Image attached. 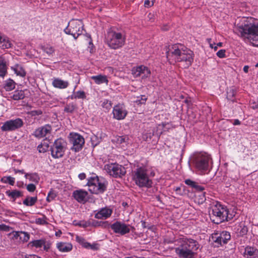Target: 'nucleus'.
I'll list each match as a JSON object with an SVG mask.
<instances>
[{
    "instance_id": "obj_1",
    "label": "nucleus",
    "mask_w": 258,
    "mask_h": 258,
    "mask_svg": "<svg viewBox=\"0 0 258 258\" xmlns=\"http://www.w3.org/2000/svg\"><path fill=\"white\" fill-rule=\"evenodd\" d=\"M166 57L169 60L181 63L184 68L190 66L194 61L193 52L187 48L183 49L181 44L169 45L166 49Z\"/></svg>"
},
{
    "instance_id": "obj_2",
    "label": "nucleus",
    "mask_w": 258,
    "mask_h": 258,
    "mask_svg": "<svg viewBox=\"0 0 258 258\" xmlns=\"http://www.w3.org/2000/svg\"><path fill=\"white\" fill-rule=\"evenodd\" d=\"M238 34L247 38L255 46L258 47V20L252 17L244 18L237 28Z\"/></svg>"
},
{
    "instance_id": "obj_3",
    "label": "nucleus",
    "mask_w": 258,
    "mask_h": 258,
    "mask_svg": "<svg viewBox=\"0 0 258 258\" xmlns=\"http://www.w3.org/2000/svg\"><path fill=\"white\" fill-rule=\"evenodd\" d=\"M178 246L175 248L180 258H194L199 247L198 242L192 239L181 238L178 241Z\"/></svg>"
},
{
    "instance_id": "obj_4",
    "label": "nucleus",
    "mask_w": 258,
    "mask_h": 258,
    "mask_svg": "<svg viewBox=\"0 0 258 258\" xmlns=\"http://www.w3.org/2000/svg\"><path fill=\"white\" fill-rule=\"evenodd\" d=\"M155 173L148 170L146 167H138L134 172L133 179L139 187H150L153 182L150 177H153Z\"/></svg>"
},
{
    "instance_id": "obj_5",
    "label": "nucleus",
    "mask_w": 258,
    "mask_h": 258,
    "mask_svg": "<svg viewBox=\"0 0 258 258\" xmlns=\"http://www.w3.org/2000/svg\"><path fill=\"white\" fill-rule=\"evenodd\" d=\"M211 220L215 224H218L233 218V215L229 213L226 207L219 203L211 207V213H210Z\"/></svg>"
},
{
    "instance_id": "obj_6",
    "label": "nucleus",
    "mask_w": 258,
    "mask_h": 258,
    "mask_svg": "<svg viewBox=\"0 0 258 258\" xmlns=\"http://www.w3.org/2000/svg\"><path fill=\"white\" fill-rule=\"evenodd\" d=\"M107 182L103 177L94 175L88 179L87 185L89 191L93 194L103 193L107 188Z\"/></svg>"
},
{
    "instance_id": "obj_7",
    "label": "nucleus",
    "mask_w": 258,
    "mask_h": 258,
    "mask_svg": "<svg viewBox=\"0 0 258 258\" xmlns=\"http://www.w3.org/2000/svg\"><path fill=\"white\" fill-rule=\"evenodd\" d=\"M106 40L110 48L117 49L124 45L125 37L122 33L110 31L107 33Z\"/></svg>"
},
{
    "instance_id": "obj_8",
    "label": "nucleus",
    "mask_w": 258,
    "mask_h": 258,
    "mask_svg": "<svg viewBox=\"0 0 258 258\" xmlns=\"http://www.w3.org/2000/svg\"><path fill=\"white\" fill-rule=\"evenodd\" d=\"M83 23L80 20H72L64 30L67 34L72 35L76 39L82 33Z\"/></svg>"
},
{
    "instance_id": "obj_9",
    "label": "nucleus",
    "mask_w": 258,
    "mask_h": 258,
    "mask_svg": "<svg viewBox=\"0 0 258 258\" xmlns=\"http://www.w3.org/2000/svg\"><path fill=\"white\" fill-rule=\"evenodd\" d=\"M67 149V143L62 139L56 140L51 146V155L53 158H61L64 155Z\"/></svg>"
},
{
    "instance_id": "obj_10",
    "label": "nucleus",
    "mask_w": 258,
    "mask_h": 258,
    "mask_svg": "<svg viewBox=\"0 0 258 258\" xmlns=\"http://www.w3.org/2000/svg\"><path fill=\"white\" fill-rule=\"evenodd\" d=\"M104 169L114 177H121L125 175L126 170L124 167L116 163H111L104 166Z\"/></svg>"
},
{
    "instance_id": "obj_11",
    "label": "nucleus",
    "mask_w": 258,
    "mask_h": 258,
    "mask_svg": "<svg viewBox=\"0 0 258 258\" xmlns=\"http://www.w3.org/2000/svg\"><path fill=\"white\" fill-rule=\"evenodd\" d=\"M210 157L207 154H200L195 159V164L196 168L202 173L209 170Z\"/></svg>"
},
{
    "instance_id": "obj_12",
    "label": "nucleus",
    "mask_w": 258,
    "mask_h": 258,
    "mask_svg": "<svg viewBox=\"0 0 258 258\" xmlns=\"http://www.w3.org/2000/svg\"><path fill=\"white\" fill-rule=\"evenodd\" d=\"M69 141L72 145L71 150L75 152L80 151L85 144V140L82 136L75 133H71L69 135Z\"/></svg>"
},
{
    "instance_id": "obj_13",
    "label": "nucleus",
    "mask_w": 258,
    "mask_h": 258,
    "mask_svg": "<svg viewBox=\"0 0 258 258\" xmlns=\"http://www.w3.org/2000/svg\"><path fill=\"white\" fill-rule=\"evenodd\" d=\"M110 227L115 233L124 235L130 233V225L120 221H116L111 225Z\"/></svg>"
},
{
    "instance_id": "obj_14",
    "label": "nucleus",
    "mask_w": 258,
    "mask_h": 258,
    "mask_svg": "<svg viewBox=\"0 0 258 258\" xmlns=\"http://www.w3.org/2000/svg\"><path fill=\"white\" fill-rule=\"evenodd\" d=\"M23 124L22 120L19 118L11 119L5 122L1 130L4 132L14 131L21 127Z\"/></svg>"
},
{
    "instance_id": "obj_15",
    "label": "nucleus",
    "mask_w": 258,
    "mask_h": 258,
    "mask_svg": "<svg viewBox=\"0 0 258 258\" xmlns=\"http://www.w3.org/2000/svg\"><path fill=\"white\" fill-rule=\"evenodd\" d=\"M132 73L134 77H140L142 79H145L150 76V71L144 66H140L134 68L132 70Z\"/></svg>"
},
{
    "instance_id": "obj_16",
    "label": "nucleus",
    "mask_w": 258,
    "mask_h": 258,
    "mask_svg": "<svg viewBox=\"0 0 258 258\" xmlns=\"http://www.w3.org/2000/svg\"><path fill=\"white\" fill-rule=\"evenodd\" d=\"M231 237L229 232L227 231H223L220 234L215 233L212 236L213 240L221 245L222 244H226L228 241L230 240Z\"/></svg>"
},
{
    "instance_id": "obj_17",
    "label": "nucleus",
    "mask_w": 258,
    "mask_h": 258,
    "mask_svg": "<svg viewBox=\"0 0 258 258\" xmlns=\"http://www.w3.org/2000/svg\"><path fill=\"white\" fill-rule=\"evenodd\" d=\"M127 113L123 105L118 104L114 107L113 114L114 118L120 120L125 118Z\"/></svg>"
},
{
    "instance_id": "obj_18",
    "label": "nucleus",
    "mask_w": 258,
    "mask_h": 258,
    "mask_svg": "<svg viewBox=\"0 0 258 258\" xmlns=\"http://www.w3.org/2000/svg\"><path fill=\"white\" fill-rule=\"evenodd\" d=\"M52 128L51 125L46 124L43 126L36 129L34 132V135L37 138H42L50 134Z\"/></svg>"
},
{
    "instance_id": "obj_19",
    "label": "nucleus",
    "mask_w": 258,
    "mask_h": 258,
    "mask_svg": "<svg viewBox=\"0 0 258 258\" xmlns=\"http://www.w3.org/2000/svg\"><path fill=\"white\" fill-rule=\"evenodd\" d=\"M112 213V211L107 208L101 209L95 215V217L98 219H106L109 217Z\"/></svg>"
},
{
    "instance_id": "obj_20",
    "label": "nucleus",
    "mask_w": 258,
    "mask_h": 258,
    "mask_svg": "<svg viewBox=\"0 0 258 258\" xmlns=\"http://www.w3.org/2000/svg\"><path fill=\"white\" fill-rule=\"evenodd\" d=\"M129 138L127 136H116L114 137L113 141L121 148L126 147L128 143Z\"/></svg>"
},
{
    "instance_id": "obj_21",
    "label": "nucleus",
    "mask_w": 258,
    "mask_h": 258,
    "mask_svg": "<svg viewBox=\"0 0 258 258\" xmlns=\"http://www.w3.org/2000/svg\"><path fill=\"white\" fill-rule=\"evenodd\" d=\"M87 195L88 192L83 190H77L73 192V197L79 203L85 202Z\"/></svg>"
},
{
    "instance_id": "obj_22",
    "label": "nucleus",
    "mask_w": 258,
    "mask_h": 258,
    "mask_svg": "<svg viewBox=\"0 0 258 258\" xmlns=\"http://www.w3.org/2000/svg\"><path fill=\"white\" fill-rule=\"evenodd\" d=\"M52 84L55 88L62 89L68 87L69 83L67 81H63L58 78H54L53 80Z\"/></svg>"
},
{
    "instance_id": "obj_23",
    "label": "nucleus",
    "mask_w": 258,
    "mask_h": 258,
    "mask_svg": "<svg viewBox=\"0 0 258 258\" xmlns=\"http://www.w3.org/2000/svg\"><path fill=\"white\" fill-rule=\"evenodd\" d=\"M12 43L7 37L0 35V47L1 48L8 49L12 47Z\"/></svg>"
},
{
    "instance_id": "obj_24",
    "label": "nucleus",
    "mask_w": 258,
    "mask_h": 258,
    "mask_svg": "<svg viewBox=\"0 0 258 258\" xmlns=\"http://www.w3.org/2000/svg\"><path fill=\"white\" fill-rule=\"evenodd\" d=\"M184 182L186 184L196 191H202L205 189L203 186L200 185L198 182L192 181L191 179H186Z\"/></svg>"
},
{
    "instance_id": "obj_25",
    "label": "nucleus",
    "mask_w": 258,
    "mask_h": 258,
    "mask_svg": "<svg viewBox=\"0 0 258 258\" xmlns=\"http://www.w3.org/2000/svg\"><path fill=\"white\" fill-rule=\"evenodd\" d=\"M56 247L59 251L64 252L70 251L72 249V245L70 243L58 242Z\"/></svg>"
},
{
    "instance_id": "obj_26",
    "label": "nucleus",
    "mask_w": 258,
    "mask_h": 258,
    "mask_svg": "<svg viewBox=\"0 0 258 258\" xmlns=\"http://www.w3.org/2000/svg\"><path fill=\"white\" fill-rule=\"evenodd\" d=\"M11 69L14 71L17 76L24 77L26 75V72L24 68L20 64H16L14 66L12 67Z\"/></svg>"
},
{
    "instance_id": "obj_27",
    "label": "nucleus",
    "mask_w": 258,
    "mask_h": 258,
    "mask_svg": "<svg viewBox=\"0 0 258 258\" xmlns=\"http://www.w3.org/2000/svg\"><path fill=\"white\" fill-rule=\"evenodd\" d=\"M257 252L256 249L252 247L247 246L245 248L244 254V256L247 258H253L256 255Z\"/></svg>"
},
{
    "instance_id": "obj_28",
    "label": "nucleus",
    "mask_w": 258,
    "mask_h": 258,
    "mask_svg": "<svg viewBox=\"0 0 258 258\" xmlns=\"http://www.w3.org/2000/svg\"><path fill=\"white\" fill-rule=\"evenodd\" d=\"M6 194L13 201H15L17 198L23 196V193L21 191L18 190H13L12 191L8 190L6 191Z\"/></svg>"
},
{
    "instance_id": "obj_29",
    "label": "nucleus",
    "mask_w": 258,
    "mask_h": 258,
    "mask_svg": "<svg viewBox=\"0 0 258 258\" xmlns=\"http://www.w3.org/2000/svg\"><path fill=\"white\" fill-rule=\"evenodd\" d=\"M7 74L6 61L3 56H0V77L4 78Z\"/></svg>"
},
{
    "instance_id": "obj_30",
    "label": "nucleus",
    "mask_w": 258,
    "mask_h": 258,
    "mask_svg": "<svg viewBox=\"0 0 258 258\" xmlns=\"http://www.w3.org/2000/svg\"><path fill=\"white\" fill-rule=\"evenodd\" d=\"M91 79L94 80L97 84H101L103 83H106L107 84L108 82L106 76L101 75L93 76L91 77Z\"/></svg>"
},
{
    "instance_id": "obj_31",
    "label": "nucleus",
    "mask_w": 258,
    "mask_h": 258,
    "mask_svg": "<svg viewBox=\"0 0 258 258\" xmlns=\"http://www.w3.org/2000/svg\"><path fill=\"white\" fill-rule=\"evenodd\" d=\"M25 97L24 91L23 90H16L14 92L11 98L14 100H19L24 99Z\"/></svg>"
},
{
    "instance_id": "obj_32",
    "label": "nucleus",
    "mask_w": 258,
    "mask_h": 258,
    "mask_svg": "<svg viewBox=\"0 0 258 258\" xmlns=\"http://www.w3.org/2000/svg\"><path fill=\"white\" fill-rule=\"evenodd\" d=\"M25 177L26 178L28 179L30 181L36 183H38L40 179L38 174L36 173H25Z\"/></svg>"
},
{
    "instance_id": "obj_33",
    "label": "nucleus",
    "mask_w": 258,
    "mask_h": 258,
    "mask_svg": "<svg viewBox=\"0 0 258 258\" xmlns=\"http://www.w3.org/2000/svg\"><path fill=\"white\" fill-rule=\"evenodd\" d=\"M15 82L13 80L9 79L6 81L4 88L7 91H11L15 89Z\"/></svg>"
},
{
    "instance_id": "obj_34",
    "label": "nucleus",
    "mask_w": 258,
    "mask_h": 258,
    "mask_svg": "<svg viewBox=\"0 0 258 258\" xmlns=\"http://www.w3.org/2000/svg\"><path fill=\"white\" fill-rule=\"evenodd\" d=\"M37 201V198L35 197H27L23 201V204L27 206H33L35 205Z\"/></svg>"
},
{
    "instance_id": "obj_35",
    "label": "nucleus",
    "mask_w": 258,
    "mask_h": 258,
    "mask_svg": "<svg viewBox=\"0 0 258 258\" xmlns=\"http://www.w3.org/2000/svg\"><path fill=\"white\" fill-rule=\"evenodd\" d=\"M236 93V89L235 88H230L227 91V98L229 100L233 101V98L235 97Z\"/></svg>"
},
{
    "instance_id": "obj_36",
    "label": "nucleus",
    "mask_w": 258,
    "mask_h": 258,
    "mask_svg": "<svg viewBox=\"0 0 258 258\" xmlns=\"http://www.w3.org/2000/svg\"><path fill=\"white\" fill-rule=\"evenodd\" d=\"M32 246H35L36 248H40L45 244V241L43 239L36 240L32 241L30 243Z\"/></svg>"
},
{
    "instance_id": "obj_37",
    "label": "nucleus",
    "mask_w": 258,
    "mask_h": 258,
    "mask_svg": "<svg viewBox=\"0 0 258 258\" xmlns=\"http://www.w3.org/2000/svg\"><path fill=\"white\" fill-rule=\"evenodd\" d=\"M1 181L3 183H9L10 185H13L15 183V178L11 176H5L1 178Z\"/></svg>"
},
{
    "instance_id": "obj_38",
    "label": "nucleus",
    "mask_w": 258,
    "mask_h": 258,
    "mask_svg": "<svg viewBox=\"0 0 258 258\" xmlns=\"http://www.w3.org/2000/svg\"><path fill=\"white\" fill-rule=\"evenodd\" d=\"M77 241L82 245L84 248L89 249L90 246V243L86 242L84 238L77 236L76 237Z\"/></svg>"
},
{
    "instance_id": "obj_39",
    "label": "nucleus",
    "mask_w": 258,
    "mask_h": 258,
    "mask_svg": "<svg viewBox=\"0 0 258 258\" xmlns=\"http://www.w3.org/2000/svg\"><path fill=\"white\" fill-rule=\"evenodd\" d=\"M20 233H21V235H20V240H21L23 242H27L29 240L30 238V235L27 232L24 231H20Z\"/></svg>"
},
{
    "instance_id": "obj_40",
    "label": "nucleus",
    "mask_w": 258,
    "mask_h": 258,
    "mask_svg": "<svg viewBox=\"0 0 258 258\" xmlns=\"http://www.w3.org/2000/svg\"><path fill=\"white\" fill-rule=\"evenodd\" d=\"M147 99V98L145 95H141L137 97V100L135 102L138 104H145Z\"/></svg>"
},
{
    "instance_id": "obj_41",
    "label": "nucleus",
    "mask_w": 258,
    "mask_h": 258,
    "mask_svg": "<svg viewBox=\"0 0 258 258\" xmlns=\"http://www.w3.org/2000/svg\"><path fill=\"white\" fill-rule=\"evenodd\" d=\"M56 197V194L55 192V191L51 189V190L49 191V192L48 194V196L46 198V200L47 202H50L53 200Z\"/></svg>"
},
{
    "instance_id": "obj_42",
    "label": "nucleus",
    "mask_w": 258,
    "mask_h": 258,
    "mask_svg": "<svg viewBox=\"0 0 258 258\" xmlns=\"http://www.w3.org/2000/svg\"><path fill=\"white\" fill-rule=\"evenodd\" d=\"M76 108V106L73 104H69L66 105L64 111L66 112L72 113Z\"/></svg>"
},
{
    "instance_id": "obj_43",
    "label": "nucleus",
    "mask_w": 258,
    "mask_h": 258,
    "mask_svg": "<svg viewBox=\"0 0 258 258\" xmlns=\"http://www.w3.org/2000/svg\"><path fill=\"white\" fill-rule=\"evenodd\" d=\"M153 135L154 134L152 132L146 133L143 135V139L144 140L148 142L151 140Z\"/></svg>"
},
{
    "instance_id": "obj_44",
    "label": "nucleus",
    "mask_w": 258,
    "mask_h": 258,
    "mask_svg": "<svg viewBox=\"0 0 258 258\" xmlns=\"http://www.w3.org/2000/svg\"><path fill=\"white\" fill-rule=\"evenodd\" d=\"M43 49L44 52H45L46 53H47L48 54H51L54 51V48L52 46H47L46 47H44L43 48Z\"/></svg>"
},
{
    "instance_id": "obj_45",
    "label": "nucleus",
    "mask_w": 258,
    "mask_h": 258,
    "mask_svg": "<svg viewBox=\"0 0 258 258\" xmlns=\"http://www.w3.org/2000/svg\"><path fill=\"white\" fill-rule=\"evenodd\" d=\"M102 106L106 109H110L111 107V101L108 100H105L102 103Z\"/></svg>"
},
{
    "instance_id": "obj_46",
    "label": "nucleus",
    "mask_w": 258,
    "mask_h": 258,
    "mask_svg": "<svg viewBox=\"0 0 258 258\" xmlns=\"http://www.w3.org/2000/svg\"><path fill=\"white\" fill-rule=\"evenodd\" d=\"M26 188L29 192H33L36 189V186L34 184L30 183L27 185Z\"/></svg>"
},
{
    "instance_id": "obj_47",
    "label": "nucleus",
    "mask_w": 258,
    "mask_h": 258,
    "mask_svg": "<svg viewBox=\"0 0 258 258\" xmlns=\"http://www.w3.org/2000/svg\"><path fill=\"white\" fill-rule=\"evenodd\" d=\"M91 143L93 147L96 146L99 144V141H98L97 137L96 136H93L91 137Z\"/></svg>"
},
{
    "instance_id": "obj_48",
    "label": "nucleus",
    "mask_w": 258,
    "mask_h": 258,
    "mask_svg": "<svg viewBox=\"0 0 258 258\" xmlns=\"http://www.w3.org/2000/svg\"><path fill=\"white\" fill-rule=\"evenodd\" d=\"M86 97V95L85 94V92L84 91H78L76 93V96H75V98H82L84 99Z\"/></svg>"
},
{
    "instance_id": "obj_49",
    "label": "nucleus",
    "mask_w": 258,
    "mask_h": 258,
    "mask_svg": "<svg viewBox=\"0 0 258 258\" xmlns=\"http://www.w3.org/2000/svg\"><path fill=\"white\" fill-rule=\"evenodd\" d=\"M155 0H146L144 3V6L146 7L149 8L153 6Z\"/></svg>"
},
{
    "instance_id": "obj_50",
    "label": "nucleus",
    "mask_w": 258,
    "mask_h": 258,
    "mask_svg": "<svg viewBox=\"0 0 258 258\" xmlns=\"http://www.w3.org/2000/svg\"><path fill=\"white\" fill-rule=\"evenodd\" d=\"M240 230L239 231V234L241 235H243L246 234L247 232V228L245 226H240Z\"/></svg>"
},
{
    "instance_id": "obj_51",
    "label": "nucleus",
    "mask_w": 258,
    "mask_h": 258,
    "mask_svg": "<svg viewBox=\"0 0 258 258\" xmlns=\"http://www.w3.org/2000/svg\"><path fill=\"white\" fill-rule=\"evenodd\" d=\"M217 55L220 58H224L225 57V50L221 49L217 52Z\"/></svg>"
},
{
    "instance_id": "obj_52",
    "label": "nucleus",
    "mask_w": 258,
    "mask_h": 258,
    "mask_svg": "<svg viewBox=\"0 0 258 258\" xmlns=\"http://www.w3.org/2000/svg\"><path fill=\"white\" fill-rule=\"evenodd\" d=\"M99 244L96 243H94L93 244L90 243V246H89V249H92L93 250H97L99 249Z\"/></svg>"
},
{
    "instance_id": "obj_53",
    "label": "nucleus",
    "mask_w": 258,
    "mask_h": 258,
    "mask_svg": "<svg viewBox=\"0 0 258 258\" xmlns=\"http://www.w3.org/2000/svg\"><path fill=\"white\" fill-rule=\"evenodd\" d=\"M22 258H41L39 256H38V255H35V254H29V255H28V254H25V255H23V254H22Z\"/></svg>"
},
{
    "instance_id": "obj_54",
    "label": "nucleus",
    "mask_w": 258,
    "mask_h": 258,
    "mask_svg": "<svg viewBox=\"0 0 258 258\" xmlns=\"http://www.w3.org/2000/svg\"><path fill=\"white\" fill-rule=\"evenodd\" d=\"M250 105L251 108L253 109L258 108V103L254 101H250Z\"/></svg>"
},
{
    "instance_id": "obj_55",
    "label": "nucleus",
    "mask_w": 258,
    "mask_h": 258,
    "mask_svg": "<svg viewBox=\"0 0 258 258\" xmlns=\"http://www.w3.org/2000/svg\"><path fill=\"white\" fill-rule=\"evenodd\" d=\"M9 229V227L5 224L0 225V230L8 231Z\"/></svg>"
},
{
    "instance_id": "obj_56",
    "label": "nucleus",
    "mask_w": 258,
    "mask_h": 258,
    "mask_svg": "<svg viewBox=\"0 0 258 258\" xmlns=\"http://www.w3.org/2000/svg\"><path fill=\"white\" fill-rule=\"evenodd\" d=\"M14 233V238L15 239H20V235H21L20 233V231H15L13 232Z\"/></svg>"
},
{
    "instance_id": "obj_57",
    "label": "nucleus",
    "mask_w": 258,
    "mask_h": 258,
    "mask_svg": "<svg viewBox=\"0 0 258 258\" xmlns=\"http://www.w3.org/2000/svg\"><path fill=\"white\" fill-rule=\"evenodd\" d=\"M37 222L41 224H47V222L45 221V220H44L43 219H41V218H39V219H37Z\"/></svg>"
},
{
    "instance_id": "obj_58",
    "label": "nucleus",
    "mask_w": 258,
    "mask_h": 258,
    "mask_svg": "<svg viewBox=\"0 0 258 258\" xmlns=\"http://www.w3.org/2000/svg\"><path fill=\"white\" fill-rule=\"evenodd\" d=\"M79 178L81 180H83L86 178V174L84 173H81L79 174Z\"/></svg>"
},
{
    "instance_id": "obj_59",
    "label": "nucleus",
    "mask_w": 258,
    "mask_h": 258,
    "mask_svg": "<svg viewBox=\"0 0 258 258\" xmlns=\"http://www.w3.org/2000/svg\"><path fill=\"white\" fill-rule=\"evenodd\" d=\"M42 146L41 145H39L38 146V149L39 150V152H45V150L43 149H42Z\"/></svg>"
},
{
    "instance_id": "obj_60",
    "label": "nucleus",
    "mask_w": 258,
    "mask_h": 258,
    "mask_svg": "<svg viewBox=\"0 0 258 258\" xmlns=\"http://www.w3.org/2000/svg\"><path fill=\"white\" fill-rule=\"evenodd\" d=\"M14 172H15V173H22V174H24V173L25 174L24 170H19V169H14Z\"/></svg>"
},
{
    "instance_id": "obj_61",
    "label": "nucleus",
    "mask_w": 258,
    "mask_h": 258,
    "mask_svg": "<svg viewBox=\"0 0 258 258\" xmlns=\"http://www.w3.org/2000/svg\"><path fill=\"white\" fill-rule=\"evenodd\" d=\"M34 115H40L42 113V112L41 110H36L32 112Z\"/></svg>"
},
{
    "instance_id": "obj_62",
    "label": "nucleus",
    "mask_w": 258,
    "mask_h": 258,
    "mask_svg": "<svg viewBox=\"0 0 258 258\" xmlns=\"http://www.w3.org/2000/svg\"><path fill=\"white\" fill-rule=\"evenodd\" d=\"M101 222H98L97 221H95L93 222L92 224L95 226H98L100 225V223Z\"/></svg>"
},
{
    "instance_id": "obj_63",
    "label": "nucleus",
    "mask_w": 258,
    "mask_h": 258,
    "mask_svg": "<svg viewBox=\"0 0 258 258\" xmlns=\"http://www.w3.org/2000/svg\"><path fill=\"white\" fill-rule=\"evenodd\" d=\"M233 124L234 125H239L240 124V121L238 119H235Z\"/></svg>"
},
{
    "instance_id": "obj_64",
    "label": "nucleus",
    "mask_w": 258,
    "mask_h": 258,
    "mask_svg": "<svg viewBox=\"0 0 258 258\" xmlns=\"http://www.w3.org/2000/svg\"><path fill=\"white\" fill-rule=\"evenodd\" d=\"M248 69H249L248 66H245L243 67V71H244L245 73H247V72H248Z\"/></svg>"
}]
</instances>
